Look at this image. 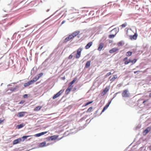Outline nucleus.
<instances>
[{
	"mask_svg": "<svg viewBox=\"0 0 151 151\" xmlns=\"http://www.w3.org/2000/svg\"><path fill=\"white\" fill-rule=\"evenodd\" d=\"M62 90H60L56 94L54 95L53 97V99H55L58 96H59L62 93Z\"/></svg>",
	"mask_w": 151,
	"mask_h": 151,
	"instance_id": "7",
	"label": "nucleus"
},
{
	"mask_svg": "<svg viewBox=\"0 0 151 151\" xmlns=\"http://www.w3.org/2000/svg\"><path fill=\"white\" fill-rule=\"evenodd\" d=\"M132 53V51H128L126 53V55L127 56H130L131 55Z\"/></svg>",
	"mask_w": 151,
	"mask_h": 151,
	"instance_id": "26",
	"label": "nucleus"
},
{
	"mask_svg": "<svg viewBox=\"0 0 151 151\" xmlns=\"http://www.w3.org/2000/svg\"><path fill=\"white\" fill-rule=\"evenodd\" d=\"M35 137H39L40 136V134L39 133H38V134H35Z\"/></svg>",
	"mask_w": 151,
	"mask_h": 151,
	"instance_id": "38",
	"label": "nucleus"
},
{
	"mask_svg": "<svg viewBox=\"0 0 151 151\" xmlns=\"http://www.w3.org/2000/svg\"><path fill=\"white\" fill-rule=\"evenodd\" d=\"M43 75V73H40L38 74V75H37L36 76H37V77L38 78V79H39L40 77H42Z\"/></svg>",
	"mask_w": 151,
	"mask_h": 151,
	"instance_id": "27",
	"label": "nucleus"
},
{
	"mask_svg": "<svg viewBox=\"0 0 151 151\" xmlns=\"http://www.w3.org/2000/svg\"><path fill=\"white\" fill-rule=\"evenodd\" d=\"M30 136H24L22 137V138H23L24 139H27L28 137H30Z\"/></svg>",
	"mask_w": 151,
	"mask_h": 151,
	"instance_id": "34",
	"label": "nucleus"
},
{
	"mask_svg": "<svg viewBox=\"0 0 151 151\" xmlns=\"http://www.w3.org/2000/svg\"><path fill=\"white\" fill-rule=\"evenodd\" d=\"M3 122V120H1L0 119V123H1Z\"/></svg>",
	"mask_w": 151,
	"mask_h": 151,
	"instance_id": "44",
	"label": "nucleus"
},
{
	"mask_svg": "<svg viewBox=\"0 0 151 151\" xmlns=\"http://www.w3.org/2000/svg\"><path fill=\"white\" fill-rule=\"evenodd\" d=\"M117 78V76L116 75H114L113 77L110 79V81L112 82L114 81Z\"/></svg>",
	"mask_w": 151,
	"mask_h": 151,
	"instance_id": "19",
	"label": "nucleus"
},
{
	"mask_svg": "<svg viewBox=\"0 0 151 151\" xmlns=\"http://www.w3.org/2000/svg\"><path fill=\"white\" fill-rule=\"evenodd\" d=\"M82 50V49L81 48H79L77 50V53L76 55V58H79L80 57Z\"/></svg>",
	"mask_w": 151,
	"mask_h": 151,
	"instance_id": "2",
	"label": "nucleus"
},
{
	"mask_svg": "<svg viewBox=\"0 0 151 151\" xmlns=\"http://www.w3.org/2000/svg\"><path fill=\"white\" fill-rule=\"evenodd\" d=\"M65 22V21H63L61 23V24H63Z\"/></svg>",
	"mask_w": 151,
	"mask_h": 151,
	"instance_id": "43",
	"label": "nucleus"
},
{
	"mask_svg": "<svg viewBox=\"0 0 151 151\" xmlns=\"http://www.w3.org/2000/svg\"><path fill=\"white\" fill-rule=\"evenodd\" d=\"M27 97V94H24L23 95V97L24 98H26Z\"/></svg>",
	"mask_w": 151,
	"mask_h": 151,
	"instance_id": "41",
	"label": "nucleus"
},
{
	"mask_svg": "<svg viewBox=\"0 0 151 151\" xmlns=\"http://www.w3.org/2000/svg\"><path fill=\"white\" fill-rule=\"evenodd\" d=\"M92 42H89L85 46V48L86 49H88L92 45Z\"/></svg>",
	"mask_w": 151,
	"mask_h": 151,
	"instance_id": "16",
	"label": "nucleus"
},
{
	"mask_svg": "<svg viewBox=\"0 0 151 151\" xmlns=\"http://www.w3.org/2000/svg\"><path fill=\"white\" fill-rule=\"evenodd\" d=\"M47 132H45L40 133V136L43 135L47 133Z\"/></svg>",
	"mask_w": 151,
	"mask_h": 151,
	"instance_id": "33",
	"label": "nucleus"
},
{
	"mask_svg": "<svg viewBox=\"0 0 151 151\" xmlns=\"http://www.w3.org/2000/svg\"><path fill=\"white\" fill-rule=\"evenodd\" d=\"M73 55L72 54H71L69 56L68 58L69 59H71L73 58Z\"/></svg>",
	"mask_w": 151,
	"mask_h": 151,
	"instance_id": "36",
	"label": "nucleus"
},
{
	"mask_svg": "<svg viewBox=\"0 0 151 151\" xmlns=\"http://www.w3.org/2000/svg\"><path fill=\"white\" fill-rule=\"evenodd\" d=\"M93 102V101H91L88 102L87 103H86L84 105H83V106H86L88 105L91 104Z\"/></svg>",
	"mask_w": 151,
	"mask_h": 151,
	"instance_id": "28",
	"label": "nucleus"
},
{
	"mask_svg": "<svg viewBox=\"0 0 151 151\" xmlns=\"http://www.w3.org/2000/svg\"><path fill=\"white\" fill-rule=\"evenodd\" d=\"M38 79H39L37 77V76H36L34 78H33L32 80H31L30 81H32V82H31L32 84H33V83L36 81Z\"/></svg>",
	"mask_w": 151,
	"mask_h": 151,
	"instance_id": "15",
	"label": "nucleus"
},
{
	"mask_svg": "<svg viewBox=\"0 0 151 151\" xmlns=\"http://www.w3.org/2000/svg\"><path fill=\"white\" fill-rule=\"evenodd\" d=\"M122 95L123 97H128L129 96L130 93L128 89H126L123 91Z\"/></svg>",
	"mask_w": 151,
	"mask_h": 151,
	"instance_id": "1",
	"label": "nucleus"
},
{
	"mask_svg": "<svg viewBox=\"0 0 151 151\" xmlns=\"http://www.w3.org/2000/svg\"><path fill=\"white\" fill-rule=\"evenodd\" d=\"M31 82H32V81H29L27 83H24V86L25 87H26L27 86H29L30 85L32 84Z\"/></svg>",
	"mask_w": 151,
	"mask_h": 151,
	"instance_id": "18",
	"label": "nucleus"
},
{
	"mask_svg": "<svg viewBox=\"0 0 151 151\" xmlns=\"http://www.w3.org/2000/svg\"><path fill=\"white\" fill-rule=\"evenodd\" d=\"M22 139L21 138H18L17 139L14 140L13 142V144L15 145L21 142Z\"/></svg>",
	"mask_w": 151,
	"mask_h": 151,
	"instance_id": "11",
	"label": "nucleus"
},
{
	"mask_svg": "<svg viewBox=\"0 0 151 151\" xmlns=\"http://www.w3.org/2000/svg\"><path fill=\"white\" fill-rule=\"evenodd\" d=\"M99 111V110H98L96 111V114H97V113Z\"/></svg>",
	"mask_w": 151,
	"mask_h": 151,
	"instance_id": "46",
	"label": "nucleus"
},
{
	"mask_svg": "<svg viewBox=\"0 0 151 151\" xmlns=\"http://www.w3.org/2000/svg\"><path fill=\"white\" fill-rule=\"evenodd\" d=\"M17 88V86H16V87L13 88V89H10V90L12 91H14L15 90H16V88Z\"/></svg>",
	"mask_w": 151,
	"mask_h": 151,
	"instance_id": "37",
	"label": "nucleus"
},
{
	"mask_svg": "<svg viewBox=\"0 0 151 151\" xmlns=\"http://www.w3.org/2000/svg\"><path fill=\"white\" fill-rule=\"evenodd\" d=\"M111 101H110V102H109L105 106H104V107L101 112V113H100V114L102 113V112H104V111L106 109H107V108H108V107H109V105H110V104L111 103Z\"/></svg>",
	"mask_w": 151,
	"mask_h": 151,
	"instance_id": "9",
	"label": "nucleus"
},
{
	"mask_svg": "<svg viewBox=\"0 0 151 151\" xmlns=\"http://www.w3.org/2000/svg\"><path fill=\"white\" fill-rule=\"evenodd\" d=\"M58 137L56 135L51 136L50 137H48V139L49 140L51 139L52 140H53L57 139Z\"/></svg>",
	"mask_w": 151,
	"mask_h": 151,
	"instance_id": "12",
	"label": "nucleus"
},
{
	"mask_svg": "<svg viewBox=\"0 0 151 151\" xmlns=\"http://www.w3.org/2000/svg\"><path fill=\"white\" fill-rule=\"evenodd\" d=\"M127 59L128 58L126 57L123 59V61H124V64L125 65H127L130 62H131L132 60H131L129 59L128 60H127Z\"/></svg>",
	"mask_w": 151,
	"mask_h": 151,
	"instance_id": "4",
	"label": "nucleus"
},
{
	"mask_svg": "<svg viewBox=\"0 0 151 151\" xmlns=\"http://www.w3.org/2000/svg\"><path fill=\"white\" fill-rule=\"evenodd\" d=\"M111 72H109L106 75V76H109L110 75H111Z\"/></svg>",
	"mask_w": 151,
	"mask_h": 151,
	"instance_id": "39",
	"label": "nucleus"
},
{
	"mask_svg": "<svg viewBox=\"0 0 151 151\" xmlns=\"http://www.w3.org/2000/svg\"><path fill=\"white\" fill-rule=\"evenodd\" d=\"M42 107V106H39L36 107L34 109V110L35 111H38L41 109Z\"/></svg>",
	"mask_w": 151,
	"mask_h": 151,
	"instance_id": "22",
	"label": "nucleus"
},
{
	"mask_svg": "<svg viewBox=\"0 0 151 151\" xmlns=\"http://www.w3.org/2000/svg\"><path fill=\"white\" fill-rule=\"evenodd\" d=\"M140 71L139 70H138V71H134V73L135 74V73H136L137 72H140Z\"/></svg>",
	"mask_w": 151,
	"mask_h": 151,
	"instance_id": "42",
	"label": "nucleus"
},
{
	"mask_svg": "<svg viewBox=\"0 0 151 151\" xmlns=\"http://www.w3.org/2000/svg\"><path fill=\"white\" fill-rule=\"evenodd\" d=\"M109 89L107 88H106L102 92V94L105 95L109 91Z\"/></svg>",
	"mask_w": 151,
	"mask_h": 151,
	"instance_id": "23",
	"label": "nucleus"
},
{
	"mask_svg": "<svg viewBox=\"0 0 151 151\" xmlns=\"http://www.w3.org/2000/svg\"><path fill=\"white\" fill-rule=\"evenodd\" d=\"M73 38L70 35L65 39L64 40V42H66Z\"/></svg>",
	"mask_w": 151,
	"mask_h": 151,
	"instance_id": "6",
	"label": "nucleus"
},
{
	"mask_svg": "<svg viewBox=\"0 0 151 151\" xmlns=\"http://www.w3.org/2000/svg\"><path fill=\"white\" fill-rule=\"evenodd\" d=\"M104 46V44L103 43H101L99 45V46L98 48V50L99 51H101Z\"/></svg>",
	"mask_w": 151,
	"mask_h": 151,
	"instance_id": "20",
	"label": "nucleus"
},
{
	"mask_svg": "<svg viewBox=\"0 0 151 151\" xmlns=\"http://www.w3.org/2000/svg\"><path fill=\"white\" fill-rule=\"evenodd\" d=\"M130 37L131 40H132V39L136 40L137 37V34H135L133 36H130Z\"/></svg>",
	"mask_w": 151,
	"mask_h": 151,
	"instance_id": "17",
	"label": "nucleus"
},
{
	"mask_svg": "<svg viewBox=\"0 0 151 151\" xmlns=\"http://www.w3.org/2000/svg\"><path fill=\"white\" fill-rule=\"evenodd\" d=\"M91 62L90 61H88L86 62L85 67L86 68H88L89 67L90 65Z\"/></svg>",
	"mask_w": 151,
	"mask_h": 151,
	"instance_id": "21",
	"label": "nucleus"
},
{
	"mask_svg": "<svg viewBox=\"0 0 151 151\" xmlns=\"http://www.w3.org/2000/svg\"><path fill=\"white\" fill-rule=\"evenodd\" d=\"M123 45V42L122 41H120L117 43V45L118 46H121Z\"/></svg>",
	"mask_w": 151,
	"mask_h": 151,
	"instance_id": "32",
	"label": "nucleus"
},
{
	"mask_svg": "<svg viewBox=\"0 0 151 151\" xmlns=\"http://www.w3.org/2000/svg\"><path fill=\"white\" fill-rule=\"evenodd\" d=\"M151 128L150 127H147L146 129H145L143 132V134L144 135H145L147 134L151 130Z\"/></svg>",
	"mask_w": 151,
	"mask_h": 151,
	"instance_id": "5",
	"label": "nucleus"
},
{
	"mask_svg": "<svg viewBox=\"0 0 151 151\" xmlns=\"http://www.w3.org/2000/svg\"><path fill=\"white\" fill-rule=\"evenodd\" d=\"M73 88V86H68V87L66 89L65 93L66 94H68Z\"/></svg>",
	"mask_w": 151,
	"mask_h": 151,
	"instance_id": "10",
	"label": "nucleus"
},
{
	"mask_svg": "<svg viewBox=\"0 0 151 151\" xmlns=\"http://www.w3.org/2000/svg\"><path fill=\"white\" fill-rule=\"evenodd\" d=\"M80 32V31L78 30H77L74 32L71 35L72 37L73 38L75 37H76V36H77L78 35Z\"/></svg>",
	"mask_w": 151,
	"mask_h": 151,
	"instance_id": "3",
	"label": "nucleus"
},
{
	"mask_svg": "<svg viewBox=\"0 0 151 151\" xmlns=\"http://www.w3.org/2000/svg\"><path fill=\"white\" fill-rule=\"evenodd\" d=\"M119 49L116 48H113L109 51V52L111 53H112L113 52H116Z\"/></svg>",
	"mask_w": 151,
	"mask_h": 151,
	"instance_id": "13",
	"label": "nucleus"
},
{
	"mask_svg": "<svg viewBox=\"0 0 151 151\" xmlns=\"http://www.w3.org/2000/svg\"><path fill=\"white\" fill-rule=\"evenodd\" d=\"M127 25V24L126 23H125L124 24H122V25H120V27H122V28H123L126 27V26Z\"/></svg>",
	"mask_w": 151,
	"mask_h": 151,
	"instance_id": "29",
	"label": "nucleus"
},
{
	"mask_svg": "<svg viewBox=\"0 0 151 151\" xmlns=\"http://www.w3.org/2000/svg\"><path fill=\"white\" fill-rule=\"evenodd\" d=\"M45 145L46 142H43L40 144L39 146L40 147H42L45 146Z\"/></svg>",
	"mask_w": 151,
	"mask_h": 151,
	"instance_id": "25",
	"label": "nucleus"
},
{
	"mask_svg": "<svg viewBox=\"0 0 151 151\" xmlns=\"http://www.w3.org/2000/svg\"><path fill=\"white\" fill-rule=\"evenodd\" d=\"M116 35V34L115 35H109V37L110 38H113L114 36H115V35Z\"/></svg>",
	"mask_w": 151,
	"mask_h": 151,
	"instance_id": "30",
	"label": "nucleus"
},
{
	"mask_svg": "<svg viewBox=\"0 0 151 151\" xmlns=\"http://www.w3.org/2000/svg\"><path fill=\"white\" fill-rule=\"evenodd\" d=\"M137 61V59H133V60H132L131 62L132 63V64H133L135 63Z\"/></svg>",
	"mask_w": 151,
	"mask_h": 151,
	"instance_id": "31",
	"label": "nucleus"
},
{
	"mask_svg": "<svg viewBox=\"0 0 151 151\" xmlns=\"http://www.w3.org/2000/svg\"><path fill=\"white\" fill-rule=\"evenodd\" d=\"M24 125V124L23 123L21 124L18 125L17 126V127L18 129H19L21 128H22L23 127Z\"/></svg>",
	"mask_w": 151,
	"mask_h": 151,
	"instance_id": "24",
	"label": "nucleus"
},
{
	"mask_svg": "<svg viewBox=\"0 0 151 151\" xmlns=\"http://www.w3.org/2000/svg\"><path fill=\"white\" fill-rule=\"evenodd\" d=\"M149 96L150 97H151V93L149 94Z\"/></svg>",
	"mask_w": 151,
	"mask_h": 151,
	"instance_id": "45",
	"label": "nucleus"
},
{
	"mask_svg": "<svg viewBox=\"0 0 151 151\" xmlns=\"http://www.w3.org/2000/svg\"><path fill=\"white\" fill-rule=\"evenodd\" d=\"M26 113V112L24 111L19 112L17 115V116L19 117L24 116Z\"/></svg>",
	"mask_w": 151,
	"mask_h": 151,
	"instance_id": "8",
	"label": "nucleus"
},
{
	"mask_svg": "<svg viewBox=\"0 0 151 151\" xmlns=\"http://www.w3.org/2000/svg\"><path fill=\"white\" fill-rule=\"evenodd\" d=\"M77 78H75L71 82H70L68 86L71 87V86H73H73H72V85L74 83V82L77 80Z\"/></svg>",
	"mask_w": 151,
	"mask_h": 151,
	"instance_id": "14",
	"label": "nucleus"
},
{
	"mask_svg": "<svg viewBox=\"0 0 151 151\" xmlns=\"http://www.w3.org/2000/svg\"><path fill=\"white\" fill-rule=\"evenodd\" d=\"M92 108L91 107H90L87 110L88 112H90L91 111V110L92 109Z\"/></svg>",
	"mask_w": 151,
	"mask_h": 151,
	"instance_id": "35",
	"label": "nucleus"
},
{
	"mask_svg": "<svg viewBox=\"0 0 151 151\" xmlns=\"http://www.w3.org/2000/svg\"><path fill=\"white\" fill-rule=\"evenodd\" d=\"M148 101V99H146V100H145L144 101L142 102V104H144L145 102L147 101Z\"/></svg>",
	"mask_w": 151,
	"mask_h": 151,
	"instance_id": "40",
	"label": "nucleus"
}]
</instances>
